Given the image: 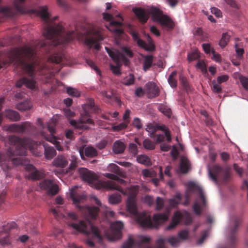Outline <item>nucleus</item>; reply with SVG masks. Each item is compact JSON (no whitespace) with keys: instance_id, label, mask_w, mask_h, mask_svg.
Here are the masks:
<instances>
[{"instance_id":"obj_1","label":"nucleus","mask_w":248,"mask_h":248,"mask_svg":"<svg viewBox=\"0 0 248 248\" xmlns=\"http://www.w3.org/2000/svg\"><path fill=\"white\" fill-rule=\"evenodd\" d=\"M46 6H39L34 12L38 14L46 22V27L43 33L45 39L39 41L31 46H24L15 48L11 57L12 63L21 68L30 78L23 77L16 82V87L20 88L23 85L33 89L36 87V82L34 78L35 71L40 70V74H44L45 69H48L46 64L41 61V55L47 54L55 46L70 42L74 38L75 32L74 31H65L60 24H52L50 15L47 11Z\"/></svg>"},{"instance_id":"obj_2","label":"nucleus","mask_w":248,"mask_h":248,"mask_svg":"<svg viewBox=\"0 0 248 248\" xmlns=\"http://www.w3.org/2000/svg\"><path fill=\"white\" fill-rule=\"evenodd\" d=\"M81 174L83 180L91 184H94L96 189L105 188L109 189H115L124 195L128 194L126 202L127 211L136 217L137 222L142 227L156 228L160 224L168 220V217L165 213L155 214L152 220L151 216L148 215L145 212L138 213L136 203V197L139 191V186H133L130 188L124 190L116 182L111 180L98 181L97 175L88 169H83L81 171Z\"/></svg>"},{"instance_id":"obj_3","label":"nucleus","mask_w":248,"mask_h":248,"mask_svg":"<svg viewBox=\"0 0 248 248\" xmlns=\"http://www.w3.org/2000/svg\"><path fill=\"white\" fill-rule=\"evenodd\" d=\"M11 144L16 145L15 149L9 148L5 154H0V166L4 171H8L12 168V165H19L23 164L20 157H15L16 155L25 156L27 150L24 147V140L16 136H10L8 138Z\"/></svg>"},{"instance_id":"obj_4","label":"nucleus","mask_w":248,"mask_h":248,"mask_svg":"<svg viewBox=\"0 0 248 248\" xmlns=\"http://www.w3.org/2000/svg\"><path fill=\"white\" fill-rule=\"evenodd\" d=\"M67 216L71 219V221L68 222V225L70 227L88 236L86 243L89 247L94 248L95 241L98 243L102 242L103 237L99 230L91 221L78 220V216L73 212L68 213Z\"/></svg>"},{"instance_id":"obj_5","label":"nucleus","mask_w":248,"mask_h":248,"mask_svg":"<svg viewBox=\"0 0 248 248\" xmlns=\"http://www.w3.org/2000/svg\"><path fill=\"white\" fill-rule=\"evenodd\" d=\"M106 49L109 56L117 64V65L110 64L111 70L116 75H120L121 73L120 66L122 63H124L126 66L129 65L130 61L128 58L133 57V53L130 48L125 46L122 47L120 51L111 50L107 47H106Z\"/></svg>"},{"instance_id":"obj_6","label":"nucleus","mask_w":248,"mask_h":248,"mask_svg":"<svg viewBox=\"0 0 248 248\" xmlns=\"http://www.w3.org/2000/svg\"><path fill=\"white\" fill-rule=\"evenodd\" d=\"M82 109L83 112L81 113V117L78 121L70 120L69 121L70 124L75 128H82L83 124H93V120L91 118V113H98L100 111L99 107L95 105L93 98L87 100L86 103L82 105Z\"/></svg>"},{"instance_id":"obj_7","label":"nucleus","mask_w":248,"mask_h":248,"mask_svg":"<svg viewBox=\"0 0 248 248\" xmlns=\"http://www.w3.org/2000/svg\"><path fill=\"white\" fill-rule=\"evenodd\" d=\"M70 197L72 198L74 203L77 205V206L79 210H83L84 211L87 218H90L93 219L96 218L99 211L98 207L95 206H87L85 208H83V207L78 205V203L82 200L85 199L86 196L84 195L78 194L75 192L74 189H72L70 191Z\"/></svg>"},{"instance_id":"obj_8","label":"nucleus","mask_w":248,"mask_h":248,"mask_svg":"<svg viewBox=\"0 0 248 248\" xmlns=\"http://www.w3.org/2000/svg\"><path fill=\"white\" fill-rule=\"evenodd\" d=\"M150 241V238L144 236H140L139 241L138 242H135L132 237L130 236L128 237L127 240L124 243L122 248H132L134 245H137L140 247H143L144 244L146 246L144 248H153L148 246ZM165 242V239L163 238H159L156 242L157 246L156 248H165L164 244Z\"/></svg>"},{"instance_id":"obj_9","label":"nucleus","mask_w":248,"mask_h":248,"mask_svg":"<svg viewBox=\"0 0 248 248\" xmlns=\"http://www.w3.org/2000/svg\"><path fill=\"white\" fill-rule=\"evenodd\" d=\"M149 13L152 15L154 20L159 22L162 26L169 30L174 28V24L171 19L167 16L163 14L162 11L155 7L149 9Z\"/></svg>"},{"instance_id":"obj_10","label":"nucleus","mask_w":248,"mask_h":248,"mask_svg":"<svg viewBox=\"0 0 248 248\" xmlns=\"http://www.w3.org/2000/svg\"><path fill=\"white\" fill-rule=\"evenodd\" d=\"M104 31L101 28L93 29L91 31L89 36L86 38L85 42L90 47L94 46V48L99 50L100 49L99 42L105 38Z\"/></svg>"},{"instance_id":"obj_11","label":"nucleus","mask_w":248,"mask_h":248,"mask_svg":"<svg viewBox=\"0 0 248 248\" xmlns=\"http://www.w3.org/2000/svg\"><path fill=\"white\" fill-rule=\"evenodd\" d=\"M123 226V222L120 221L112 223L109 230L105 232L108 239L111 241L120 239L122 236V229Z\"/></svg>"},{"instance_id":"obj_12","label":"nucleus","mask_w":248,"mask_h":248,"mask_svg":"<svg viewBox=\"0 0 248 248\" xmlns=\"http://www.w3.org/2000/svg\"><path fill=\"white\" fill-rule=\"evenodd\" d=\"M222 172L223 173V179L227 182L230 177V169L228 168L223 169L219 165H214L212 170H209V175L215 182H217V177L219 176Z\"/></svg>"},{"instance_id":"obj_13","label":"nucleus","mask_w":248,"mask_h":248,"mask_svg":"<svg viewBox=\"0 0 248 248\" xmlns=\"http://www.w3.org/2000/svg\"><path fill=\"white\" fill-rule=\"evenodd\" d=\"M39 186L41 189L46 190L49 195H55L59 192L58 186L50 179H44L40 182Z\"/></svg>"},{"instance_id":"obj_14","label":"nucleus","mask_w":248,"mask_h":248,"mask_svg":"<svg viewBox=\"0 0 248 248\" xmlns=\"http://www.w3.org/2000/svg\"><path fill=\"white\" fill-rule=\"evenodd\" d=\"M28 174L26 177L32 180H39L45 177L46 173L44 170H39L31 164H28L25 167Z\"/></svg>"},{"instance_id":"obj_15","label":"nucleus","mask_w":248,"mask_h":248,"mask_svg":"<svg viewBox=\"0 0 248 248\" xmlns=\"http://www.w3.org/2000/svg\"><path fill=\"white\" fill-rule=\"evenodd\" d=\"M103 18L107 21H111L109 27L107 28L111 31L114 32L117 34L120 35L123 33V31L121 28L122 23L121 22L117 21H111L113 16L111 14L107 13L103 14Z\"/></svg>"},{"instance_id":"obj_16","label":"nucleus","mask_w":248,"mask_h":248,"mask_svg":"<svg viewBox=\"0 0 248 248\" xmlns=\"http://www.w3.org/2000/svg\"><path fill=\"white\" fill-rule=\"evenodd\" d=\"M234 225L232 229L229 237V245L231 247L234 248L237 242V237L236 232L238 230V226L242 221V218L240 217H236L234 219Z\"/></svg>"},{"instance_id":"obj_17","label":"nucleus","mask_w":248,"mask_h":248,"mask_svg":"<svg viewBox=\"0 0 248 248\" xmlns=\"http://www.w3.org/2000/svg\"><path fill=\"white\" fill-rule=\"evenodd\" d=\"M187 188L189 191L191 192H196L199 195L200 198L201 199L202 202V206H206V201L205 197L204 192L199 186L197 185L194 182H191L187 185Z\"/></svg>"},{"instance_id":"obj_18","label":"nucleus","mask_w":248,"mask_h":248,"mask_svg":"<svg viewBox=\"0 0 248 248\" xmlns=\"http://www.w3.org/2000/svg\"><path fill=\"white\" fill-rule=\"evenodd\" d=\"M47 128L50 133V135L48 136H45L46 140L54 144L58 151H62L63 148L60 145V142L58 141L57 138L54 136L55 133V127L53 125H49Z\"/></svg>"},{"instance_id":"obj_19","label":"nucleus","mask_w":248,"mask_h":248,"mask_svg":"<svg viewBox=\"0 0 248 248\" xmlns=\"http://www.w3.org/2000/svg\"><path fill=\"white\" fill-rule=\"evenodd\" d=\"M145 87L149 98H155L159 95V89L155 83L149 82L146 84Z\"/></svg>"},{"instance_id":"obj_20","label":"nucleus","mask_w":248,"mask_h":248,"mask_svg":"<svg viewBox=\"0 0 248 248\" xmlns=\"http://www.w3.org/2000/svg\"><path fill=\"white\" fill-rule=\"evenodd\" d=\"M79 153L81 158L85 159L84 155L88 157H94L97 155V152L95 148L91 146H88L84 149L83 147L80 148Z\"/></svg>"},{"instance_id":"obj_21","label":"nucleus","mask_w":248,"mask_h":248,"mask_svg":"<svg viewBox=\"0 0 248 248\" xmlns=\"http://www.w3.org/2000/svg\"><path fill=\"white\" fill-rule=\"evenodd\" d=\"M132 11L140 22L142 23L147 22L149 16L144 9L140 7H134L132 9Z\"/></svg>"},{"instance_id":"obj_22","label":"nucleus","mask_w":248,"mask_h":248,"mask_svg":"<svg viewBox=\"0 0 248 248\" xmlns=\"http://www.w3.org/2000/svg\"><path fill=\"white\" fill-rule=\"evenodd\" d=\"M182 217V216L180 213L176 212L172 217L171 222L170 225L166 228L165 230L166 231H170L174 229L180 222Z\"/></svg>"},{"instance_id":"obj_23","label":"nucleus","mask_w":248,"mask_h":248,"mask_svg":"<svg viewBox=\"0 0 248 248\" xmlns=\"http://www.w3.org/2000/svg\"><path fill=\"white\" fill-rule=\"evenodd\" d=\"M179 169L181 173L186 174L188 172L190 169V164L188 159L182 156L181 158Z\"/></svg>"},{"instance_id":"obj_24","label":"nucleus","mask_w":248,"mask_h":248,"mask_svg":"<svg viewBox=\"0 0 248 248\" xmlns=\"http://www.w3.org/2000/svg\"><path fill=\"white\" fill-rule=\"evenodd\" d=\"M63 58V54L62 52H59L49 56L47 60L48 62L58 64L61 62Z\"/></svg>"},{"instance_id":"obj_25","label":"nucleus","mask_w":248,"mask_h":248,"mask_svg":"<svg viewBox=\"0 0 248 248\" xmlns=\"http://www.w3.org/2000/svg\"><path fill=\"white\" fill-rule=\"evenodd\" d=\"M68 163L67 159L63 155H58L53 161L54 166L60 168L65 167Z\"/></svg>"},{"instance_id":"obj_26","label":"nucleus","mask_w":248,"mask_h":248,"mask_svg":"<svg viewBox=\"0 0 248 248\" xmlns=\"http://www.w3.org/2000/svg\"><path fill=\"white\" fill-rule=\"evenodd\" d=\"M25 133H27L29 134H31L34 136H37L38 134V131L37 128L34 126L31 123L29 122H25Z\"/></svg>"},{"instance_id":"obj_27","label":"nucleus","mask_w":248,"mask_h":248,"mask_svg":"<svg viewBox=\"0 0 248 248\" xmlns=\"http://www.w3.org/2000/svg\"><path fill=\"white\" fill-rule=\"evenodd\" d=\"M44 147L45 148V156L47 159H51L56 155V151L54 147L48 146L46 144H44Z\"/></svg>"},{"instance_id":"obj_28","label":"nucleus","mask_w":248,"mask_h":248,"mask_svg":"<svg viewBox=\"0 0 248 248\" xmlns=\"http://www.w3.org/2000/svg\"><path fill=\"white\" fill-rule=\"evenodd\" d=\"M6 117L13 122H17L20 120V116L16 111L9 109L6 111Z\"/></svg>"},{"instance_id":"obj_29","label":"nucleus","mask_w":248,"mask_h":248,"mask_svg":"<svg viewBox=\"0 0 248 248\" xmlns=\"http://www.w3.org/2000/svg\"><path fill=\"white\" fill-rule=\"evenodd\" d=\"M125 146L124 144L120 141H116L113 146V151L116 154H119L123 153L125 150Z\"/></svg>"},{"instance_id":"obj_30","label":"nucleus","mask_w":248,"mask_h":248,"mask_svg":"<svg viewBox=\"0 0 248 248\" xmlns=\"http://www.w3.org/2000/svg\"><path fill=\"white\" fill-rule=\"evenodd\" d=\"M153 62V56L152 55H147L145 56L143 63V69L147 71L152 65Z\"/></svg>"},{"instance_id":"obj_31","label":"nucleus","mask_w":248,"mask_h":248,"mask_svg":"<svg viewBox=\"0 0 248 248\" xmlns=\"http://www.w3.org/2000/svg\"><path fill=\"white\" fill-rule=\"evenodd\" d=\"M32 107V105L29 101H25L18 103L16 105L17 109L20 111H26L30 109Z\"/></svg>"},{"instance_id":"obj_32","label":"nucleus","mask_w":248,"mask_h":248,"mask_svg":"<svg viewBox=\"0 0 248 248\" xmlns=\"http://www.w3.org/2000/svg\"><path fill=\"white\" fill-rule=\"evenodd\" d=\"M177 72L174 71L171 73L168 78V82L172 88H176L177 85V81L175 78Z\"/></svg>"},{"instance_id":"obj_33","label":"nucleus","mask_w":248,"mask_h":248,"mask_svg":"<svg viewBox=\"0 0 248 248\" xmlns=\"http://www.w3.org/2000/svg\"><path fill=\"white\" fill-rule=\"evenodd\" d=\"M165 239H166V242L167 241L169 242L173 247H177L181 243L180 241V239L174 236H172L168 238Z\"/></svg>"},{"instance_id":"obj_34","label":"nucleus","mask_w":248,"mask_h":248,"mask_svg":"<svg viewBox=\"0 0 248 248\" xmlns=\"http://www.w3.org/2000/svg\"><path fill=\"white\" fill-rule=\"evenodd\" d=\"M230 36L227 33H223L222 34L221 38L220 40L219 45L223 48L227 46L230 41Z\"/></svg>"},{"instance_id":"obj_35","label":"nucleus","mask_w":248,"mask_h":248,"mask_svg":"<svg viewBox=\"0 0 248 248\" xmlns=\"http://www.w3.org/2000/svg\"><path fill=\"white\" fill-rule=\"evenodd\" d=\"M104 175L108 178L117 181L118 184L124 185L126 184V182L124 180L120 178L118 176L113 174L106 173Z\"/></svg>"},{"instance_id":"obj_36","label":"nucleus","mask_w":248,"mask_h":248,"mask_svg":"<svg viewBox=\"0 0 248 248\" xmlns=\"http://www.w3.org/2000/svg\"><path fill=\"white\" fill-rule=\"evenodd\" d=\"M121 195L119 193H114L109 196V202L111 204H117L121 201Z\"/></svg>"},{"instance_id":"obj_37","label":"nucleus","mask_w":248,"mask_h":248,"mask_svg":"<svg viewBox=\"0 0 248 248\" xmlns=\"http://www.w3.org/2000/svg\"><path fill=\"white\" fill-rule=\"evenodd\" d=\"M181 200V194L177 193L173 198L170 200L169 203L171 207H174L179 204Z\"/></svg>"},{"instance_id":"obj_38","label":"nucleus","mask_w":248,"mask_h":248,"mask_svg":"<svg viewBox=\"0 0 248 248\" xmlns=\"http://www.w3.org/2000/svg\"><path fill=\"white\" fill-rule=\"evenodd\" d=\"M137 161L140 163L146 165L150 164V159L146 155H140L137 157Z\"/></svg>"},{"instance_id":"obj_39","label":"nucleus","mask_w":248,"mask_h":248,"mask_svg":"<svg viewBox=\"0 0 248 248\" xmlns=\"http://www.w3.org/2000/svg\"><path fill=\"white\" fill-rule=\"evenodd\" d=\"M4 232H5L6 233V235L3 237H0V244L3 246H8L11 244L9 236L8 234V232L6 229H4Z\"/></svg>"},{"instance_id":"obj_40","label":"nucleus","mask_w":248,"mask_h":248,"mask_svg":"<svg viewBox=\"0 0 248 248\" xmlns=\"http://www.w3.org/2000/svg\"><path fill=\"white\" fill-rule=\"evenodd\" d=\"M146 130L150 134V137L151 138H154L155 134L157 131V124L154 125L151 124H149L147 125Z\"/></svg>"},{"instance_id":"obj_41","label":"nucleus","mask_w":248,"mask_h":248,"mask_svg":"<svg viewBox=\"0 0 248 248\" xmlns=\"http://www.w3.org/2000/svg\"><path fill=\"white\" fill-rule=\"evenodd\" d=\"M108 170L109 171L114 172L118 175H121L122 173L120 168L115 164H110L108 167Z\"/></svg>"},{"instance_id":"obj_42","label":"nucleus","mask_w":248,"mask_h":248,"mask_svg":"<svg viewBox=\"0 0 248 248\" xmlns=\"http://www.w3.org/2000/svg\"><path fill=\"white\" fill-rule=\"evenodd\" d=\"M217 81L214 80L212 82L211 89L214 93H219L222 92V88Z\"/></svg>"},{"instance_id":"obj_43","label":"nucleus","mask_w":248,"mask_h":248,"mask_svg":"<svg viewBox=\"0 0 248 248\" xmlns=\"http://www.w3.org/2000/svg\"><path fill=\"white\" fill-rule=\"evenodd\" d=\"M128 124V122H124L118 125L112 126V130L114 132H119L122 130L125 129Z\"/></svg>"},{"instance_id":"obj_44","label":"nucleus","mask_w":248,"mask_h":248,"mask_svg":"<svg viewBox=\"0 0 248 248\" xmlns=\"http://www.w3.org/2000/svg\"><path fill=\"white\" fill-rule=\"evenodd\" d=\"M200 57L199 52L198 50H195L189 53L187 55V59L189 62L197 60Z\"/></svg>"},{"instance_id":"obj_45","label":"nucleus","mask_w":248,"mask_h":248,"mask_svg":"<svg viewBox=\"0 0 248 248\" xmlns=\"http://www.w3.org/2000/svg\"><path fill=\"white\" fill-rule=\"evenodd\" d=\"M143 147L148 150H154L155 145L153 142L148 139H145L143 142Z\"/></svg>"},{"instance_id":"obj_46","label":"nucleus","mask_w":248,"mask_h":248,"mask_svg":"<svg viewBox=\"0 0 248 248\" xmlns=\"http://www.w3.org/2000/svg\"><path fill=\"white\" fill-rule=\"evenodd\" d=\"M195 35L198 36L202 41H205L207 37L206 34L204 33L201 28H198L196 30Z\"/></svg>"},{"instance_id":"obj_47","label":"nucleus","mask_w":248,"mask_h":248,"mask_svg":"<svg viewBox=\"0 0 248 248\" xmlns=\"http://www.w3.org/2000/svg\"><path fill=\"white\" fill-rule=\"evenodd\" d=\"M25 0H15L14 4V6L18 12H23L22 4L25 2Z\"/></svg>"},{"instance_id":"obj_48","label":"nucleus","mask_w":248,"mask_h":248,"mask_svg":"<svg viewBox=\"0 0 248 248\" xmlns=\"http://www.w3.org/2000/svg\"><path fill=\"white\" fill-rule=\"evenodd\" d=\"M135 81V77L133 74H130L127 77L123 82V83L126 86L131 85L134 84Z\"/></svg>"},{"instance_id":"obj_49","label":"nucleus","mask_w":248,"mask_h":248,"mask_svg":"<svg viewBox=\"0 0 248 248\" xmlns=\"http://www.w3.org/2000/svg\"><path fill=\"white\" fill-rule=\"evenodd\" d=\"M131 35L133 40L137 42L139 46H143L144 44V41L140 38L137 33L133 31L131 33Z\"/></svg>"},{"instance_id":"obj_50","label":"nucleus","mask_w":248,"mask_h":248,"mask_svg":"<svg viewBox=\"0 0 248 248\" xmlns=\"http://www.w3.org/2000/svg\"><path fill=\"white\" fill-rule=\"evenodd\" d=\"M180 80L186 92H188L190 90V87L187 82L186 78L183 75H181L180 76Z\"/></svg>"},{"instance_id":"obj_51","label":"nucleus","mask_w":248,"mask_h":248,"mask_svg":"<svg viewBox=\"0 0 248 248\" xmlns=\"http://www.w3.org/2000/svg\"><path fill=\"white\" fill-rule=\"evenodd\" d=\"M188 235V232L186 230H182L180 231L178 234V238L180 239V241L181 242L183 241L186 240L187 239Z\"/></svg>"},{"instance_id":"obj_52","label":"nucleus","mask_w":248,"mask_h":248,"mask_svg":"<svg viewBox=\"0 0 248 248\" xmlns=\"http://www.w3.org/2000/svg\"><path fill=\"white\" fill-rule=\"evenodd\" d=\"M67 93L72 96L78 97L80 93L78 90L72 88L71 87H67L66 89Z\"/></svg>"},{"instance_id":"obj_53","label":"nucleus","mask_w":248,"mask_h":248,"mask_svg":"<svg viewBox=\"0 0 248 248\" xmlns=\"http://www.w3.org/2000/svg\"><path fill=\"white\" fill-rule=\"evenodd\" d=\"M159 110L165 115L170 117L171 114V109L163 105L159 107Z\"/></svg>"},{"instance_id":"obj_54","label":"nucleus","mask_w":248,"mask_h":248,"mask_svg":"<svg viewBox=\"0 0 248 248\" xmlns=\"http://www.w3.org/2000/svg\"><path fill=\"white\" fill-rule=\"evenodd\" d=\"M163 180V174L162 173V167H160L159 168V178H154L152 180V183L155 185V186H157L158 185L159 182L160 180Z\"/></svg>"},{"instance_id":"obj_55","label":"nucleus","mask_w":248,"mask_h":248,"mask_svg":"<svg viewBox=\"0 0 248 248\" xmlns=\"http://www.w3.org/2000/svg\"><path fill=\"white\" fill-rule=\"evenodd\" d=\"M197 68L200 69L203 73L207 72L206 65L203 61H199L196 64Z\"/></svg>"},{"instance_id":"obj_56","label":"nucleus","mask_w":248,"mask_h":248,"mask_svg":"<svg viewBox=\"0 0 248 248\" xmlns=\"http://www.w3.org/2000/svg\"><path fill=\"white\" fill-rule=\"evenodd\" d=\"M225 2L230 7L235 10H238L240 8L239 5L235 0H224Z\"/></svg>"},{"instance_id":"obj_57","label":"nucleus","mask_w":248,"mask_h":248,"mask_svg":"<svg viewBox=\"0 0 248 248\" xmlns=\"http://www.w3.org/2000/svg\"><path fill=\"white\" fill-rule=\"evenodd\" d=\"M142 174L146 177H154L155 176L156 173L154 170H149L147 169H144L142 170Z\"/></svg>"},{"instance_id":"obj_58","label":"nucleus","mask_w":248,"mask_h":248,"mask_svg":"<svg viewBox=\"0 0 248 248\" xmlns=\"http://www.w3.org/2000/svg\"><path fill=\"white\" fill-rule=\"evenodd\" d=\"M17 124H13L6 125L4 127V129L10 132L16 133Z\"/></svg>"},{"instance_id":"obj_59","label":"nucleus","mask_w":248,"mask_h":248,"mask_svg":"<svg viewBox=\"0 0 248 248\" xmlns=\"http://www.w3.org/2000/svg\"><path fill=\"white\" fill-rule=\"evenodd\" d=\"M140 47L144 48L145 50L150 51H153L155 50V46L154 44H147L144 41V44L143 46H140Z\"/></svg>"},{"instance_id":"obj_60","label":"nucleus","mask_w":248,"mask_h":248,"mask_svg":"<svg viewBox=\"0 0 248 248\" xmlns=\"http://www.w3.org/2000/svg\"><path fill=\"white\" fill-rule=\"evenodd\" d=\"M164 204V202L162 198L158 197L156 200V209L160 210L162 208Z\"/></svg>"},{"instance_id":"obj_61","label":"nucleus","mask_w":248,"mask_h":248,"mask_svg":"<svg viewBox=\"0 0 248 248\" xmlns=\"http://www.w3.org/2000/svg\"><path fill=\"white\" fill-rule=\"evenodd\" d=\"M239 79L242 85L245 89L248 90V78L241 76L240 77Z\"/></svg>"},{"instance_id":"obj_62","label":"nucleus","mask_w":248,"mask_h":248,"mask_svg":"<svg viewBox=\"0 0 248 248\" xmlns=\"http://www.w3.org/2000/svg\"><path fill=\"white\" fill-rule=\"evenodd\" d=\"M211 12L215 15L217 17H220L222 16V12L221 11L216 7H212L211 8Z\"/></svg>"},{"instance_id":"obj_63","label":"nucleus","mask_w":248,"mask_h":248,"mask_svg":"<svg viewBox=\"0 0 248 248\" xmlns=\"http://www.w3.org/2000/svg\"><path fill=\"white\" fill-rule=\"evenodd\" d=\"M212 54L213 55V57L212 58V59H213L216 62H221V58L220 55L219 54L217 53L213 48H212Z\"/></svg>"},{"instance_id":"obj_64","label":"nucleus","mask_w":248,"mask_h":248,"mask_svg":"<svg viewBox=\"0 0 248 248\" xmlns=\"http://www.w3.org/2000/svg\"><path fill=\"white\" fill-rule=\"evenodd\" d=\"M229 79V76L226 75L218 76L217 78V82L218 84H221L227 81Z\"/></svg>"}]
</instances>
